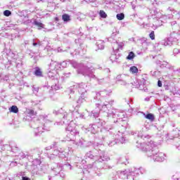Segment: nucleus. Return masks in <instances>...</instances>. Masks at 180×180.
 I'll use <instances>...</instances> for the list:
<instances>
[{"label": "nucleus", "instance_id": "obj_1", "mask_svg": "<svg viewBox=\"0 0 180 180\" xmlns=\"http://www.w3.org/2000/svg\"><path fill=\"white\" fill-rule=\"evenodd\" d=\"M98 155H94L92 152H88L86 153V158H90V160H96V161L92 165H89V174H91L92 171H95V169H107V168H112L111 167H108L105 164L106 161H109L110 158L105 156V151L98 150Z\"/></svg>", "mask_w": 180, "mask_h": 180}, {"label": "nucleus", "instance_id": "obj_2", "mask_svg": "<svg viewBox=\"0 0 180 180\" xmlns=\"http://www.w3.org/2000/svg\"><path fill=\"white\" fill-rule=\"evenodd\" d=\"M69 64L73 67V68H77V74H81L84 77H88L89 78H96L91 68H88L83 64H78L75 60H68Z\"/></svg>", "mask_w": 180, "mask_h": 180}, {"label": "nucleus", "instance_id": "obj_3", "mask_svg": "<svg viewBox=\"0 0 180 180\" xmlns=\"http://www.w3.org/2000/svg\"><path fill=\"white\" fill-rule=\"evenodd\" d=\"M137 147L146 153V155L150 158H154V156L160 153V150L154 141H151L148 144L141 143L140 146H137Z\"/></svg>", "mask_w": 180, "mask_h": 180}, {"label": "nucleus", "instance_id": "obj_4", "mask_svg": "<svg viewBox=\"0 0 180 180\" xmlns=\"http://www.w3.org/2000/svg\"><path fill=\"white\" fill-rule=\"evenodd\" d=\"M48 116L46 115H41L39 117V120H42L43 125L42 127H38L34 129V136H40L41 133L44 131H49L50 130V123H51V120L48 119Z\"/></svg>", "mask_w": 180, "mask_h": 180}, {"label": "nucleus", "instance_id": "obj_5", "mask_svg": "<svg viewBox=\"0 0 180 180\" xmlns=\"http://www.w3.org/2000/svg\"><path fill=\"white\" fill-rule=\"evenodd\" d=\"M110 94H112V91L110 90H109V91L103 90V91H100L99 93H97V96L101 97V102L102 110H103L104 112L106 111V109H108V105L112 106L113 105V103H115V101H113V100L105 101L104 98H106V96H109V95H110Z\"/></svg>", "mask_w": 180, "mask_h": 180}, {"label": "nucleus", "instance_id": "obj_6", "mask_svg": "<svg viewBox=\"0 0 180 180\" xmlns=\"http://www.w3.org/2000/svg\"><path fill=\"white\" fill-rule=\"evenodd\" d=\"M70 94H74L75 91H77L80 95H84L88 91V85L84 82L76 83L70 88Z\"/></svg>", "mask_w": 180, "mask_h": 180}, {"label": "nucleus", "instance_id": "obj_7", "mask_svg": "<svg viewBox=\"0 0 180 180\" xmlns=\"http://www.w3.org/2000/svg\"><path fill=\"white\" fill-rule=\"evenodd\" d=\"M66 131L70 137V141H74V137L79 134V131L77 129V125L74 121H71L66 127Z\"/></svg>", "mask_w": 180, "mask_h": 180}, {"label": "nucleus", "instance_id": "obj_8", "mask_svg": "<svg viewBox=\"0 0 180 180\" xmlns=\"http://www.w3.org/2000/svg\"><path fill=\"white\" fill-rule=\"evenodd\" d=\"M176 33H175V31H173L172 33H170L169 37L163 39L160 41V44L162 46H174L175 43L178 42V38H176Z\"/></svg>", "mask_w": 180, "mask_h": 180}, {"label": "nucleus", "instance_id": "obj_9", "mask_svg": "<svg viewBox=\"0 0 180 180\" xmlns=\"http://www.w3.org/2000/svg\"><path fill=\"white\" fill-rule=\"evenodd\" d=\"M63 168L72 169V166H71L70 163L65 164L63 166H62L60 163H52L51 165V169L53 171L54 175H58V172H60Z\"/></svg>", "mask_w": 180, "mask_h": 180}, {"label": "nucleus", "instance_id": "obj_10", "mask_svg": "<svg viewBox=\"0 0 180 180\" xmlns=\"http://www.w3.org/2000/svg\"><path fill=\"white\" fill-rule=\"evenodd\" d=\"M108 117H111L112 119H115V117H117L119 120H123L124 117H126V114L124 112H120L117 111V110L112 109L108 110Z\"/></svg>", "mask_w": 180, "mask_h": 180}, {"label": "nucleus", "instance_id": "obj_11", "mask_svg": "<svg viewBox=\"0 0 180 180\" xmlns=\"http://www.w3.org/2000/svg\"><path fill=\"white\" fill-rule=\"evenodd\" d=\"M52 155L56 157L57 159L64 158L65 157V155H64V148H58L57 146H54Z\"/></svg>", "mask_w": 180, "mask_h": 180}, {"label": "nucleus", "instance_id": "obj_12", "mask_svg": "<svg viewBox=\"0 0 180 180\" xmlns=\"http://www.w3.org/2000/svg\"><path fill=\"white\" fill-rule=\"evenodd\" d=\"M114 127L112 125V124L107 123L106 125L104 127V128L101 130L103 135V136H110V137H112V134H113V130Z\"/></svg>", "mask_w": 180, "mask_h": 180}, {"label": "nucleus", "instance_id": "obj_13", "mask_svg": "<svg viewBox=\"0 0 180 180\" xmlns=\"http://www.w3.org/2000/svg\"><path fill=\"white\" fill-rule=\"evenodd\" d=\"M148 12L150 14L147 15L148 19H151V18L158 19V18L161 17V13L157 8L148 9Z\"/></svg>", "mask_w": 180, "mask_h": 180}, {"label": "nucleus", "instance_id": "obj_14", "mask_svg": "<svg viewBox=\"0 0 180 180\" xmlns=\"http://www.w3.org/2000/svg\"><path fill=\"white\" fill-rule=\"evenodd\" d=\"M116 84L118 85H127V82L126 81V75H117L116 77Z\"/></svg>", "mask_w": 180, "mask_h": 180}, {"label": "nucleus", "instance_id": "obj_15", "mask_svg": "<svg viewBox=\"0 0 180 180\" xmlns=\"http://www.w3.org/2000/svg\"><path fill=\"white\" fill-rule=\"evenodd\" d=\"M136 88H139L140 91H143V92H148V89H147L146 86V79H142L140 82H138Z\"/></svg>", "mask_w": 180, "mask_h": 180}, {"label": "nucleus", "instance_id": "obj_16", "mask_svg": "<svg viewBox=\"0 0 180 180\" xmlns=\"http://www.w3.org/2000/svg\"><path fill=\"white\" fill-rule=\"evenodd\" d=\"M153 161H157L158 162H162V161L165 160V154L159 152L153 157Z\"/></svg>", "mask_w": 180, "mask_h": 180}, {"label": "nucleus", "instance_id": "obj_17", "mask_svg": "<svg viewBox=\"0 0 180 180\" xmlns=\"http://www.w3.org/2000/svg\"><path fill=\"white\" fill-rule=\"evenodd\" d=\"M131 136H134L135 139H147L146 136L143 135V131H132L131 132Z\"/></svg>", "mask_w": 180, "mask_h": 180}, {"label": "nucleus", "instance_id": "obj_18", "mask_svg": "<svg viewBox=\"0 0 180 180\" xmlns=\"http://www.w3.org/2000/svg\"><path fill=\"white\" fill-rule=\"evenodd\" d=\"M103 140H104V141H105L108 144V146H109V147H113V146H115V144H117V140H113V141H110L109 140V139H110V137L109 136H103L102 137Z\"/></svg>", "mask_w": 180, "mask_h": 180}, {"label": "nucleus", "instance_id": "obj_19", "mask_svg": "<svg viewBox=\"0 0 180 180\" xmlns=\"http://www.w3.org/2000/svg\"><path fill=\"white\" fill-rule=\"evenodd\" d=\"M129 172V170L125 169L124 171H118L117 174L121 179H127L129 175H130Z\"/></svg>", "mask_w": 180, "mask_h": 180}, {"label": "nucleus", "instance_id": "obj_20", "mask_svg": "<svg viewBox=\"0 0 180 180\" xmlns=\"http://www.w3.org/2000/svg\"><path fill=\"white\" fill-rule=\"evenodd\" d=\"M13 148H14V151H11L13 154H15V155L18 157H22V158H25V157H26V155H25L23 153H19V151L20 150H19V148H18V146H13Z\"/></svg>", "mask_w": 180, "mask_h": 180}, {"label": "nucleus", "instance_id": "obj_21", "mask_svg": "<svg viewBox=\"0 0 180 180\" xmlns=\"http://www.w3.org/2000/svg\"><path fill=\"white\" fill-rule=\"evenodd\" d=\"M68 64H70V63L67 60L63 61L61 63L55 62V70H58V68H60V67H63V68H67V65H68Z\"/></svg>", "mask_w": 180, "mask_h": 180}, {"label": "nucleus", "instance_id": "obj_22", "mask_svg": "<svg viewBox=\"0 0 180 180\" xmlns=\"http://www.w3.org/2000/svg\"><path fill=\"white\" fill-rule=\"evenodd\" d=\"M19 16L25 19V20H22V23H24V25H29V23H32V20H29V17L27 16V14L25 15H23V13H20Z\"/></svg>", "mask_w": 180, "mask_h": 180}, {"label": "nucleus", "instance_id": "obj_23", "mask_svg": "<svg viewBox=\"0 0 180 180\" xmlns=\"http://www.w3.org/2000/svg\"><path fill=\"white\" fill-rule=\"evenodd\" d=\"M88 131H91L93 134H95L98 130V126L96 124H89V127L87 128Z\"/></svg>", "mask_w": 180, "mask_h": 180}, {"label": "nucleus", "instance_id": "obj_24", "mask_svg": "<svg viewBox=\"0 0 180 180\" xmlns=\"http://www.w3.org/2000/svg\"><path fill=\"white\" fill-rule=\"evenodd\" d=\"M156 19L157 20L155 22V24H153V29H157V27H160V26H162V18L159 17Z\"/></svg>", "mask_w": 180, "mask_h": 180}, {"label": "nucleus", "instance_id": "obj_25", "mask_svg": "<svg viewBox=\"0 0 180 180\" xmlns=\"http://www.w3.org/2000/svg\"><path fill=\"white\" fill-rule=\"evenodd\" d=\"M53 84L51 86V89L57 91L60 89V85H58V79H53L52 80Z\"/></svg>", "mask_w": 180, "mask_h": 180}, {"label": "nucleus", "instance_id": "obj_26", "mask_svg": "<svg viewBox=\"0 0 180 180\" xmlns=\"http://www.w3.org/2000/svg\"><path fill=\"white\" fill-rule=\"evenodd\" d=\"M96 107L95 110L91 111V114L93 115L94 117H98L99 113L101 112V108H98L99 103L96 104Z\"/></svg>", "mask_w": 180, "mask_h": 180}, {"label": "nucleus", "instance_id": "obj_27", "mask_svg": "<svg viewBox=\"0 0 180 180\" xmlns=\"http://www.w3.org/2000/svg\"><path fill=\"white\" fill-rule=\"evenodd\" d=\"M73 117L78 119L79 117V112H78V108L75 107L74 109H70Z\"/></svg>", "mask_w": 180, "mask_h": 180}, {"label": "nucleus", "instance_id": "obj_28", "mask_svg": "<svg viewBox=\"0 0 180 180\" xmlns=\"http://www.w3.org/2000/svg\"><path fill=\"white\" fill-rule=\"evenodd\" d=\"M1 150H3V151H9V153H12V151H15V148H13V146H11V145L8 144H6L4 145Z\"/></svg>", "mask_w": 180, "mask_h": 180}, {"label": "nucleus", "instance_id": "obj_29", "mask_svg": "<svg viewBox=\"0 0 180 180\" xmlns=\"http://www.w3.org/2000/svg\"><path fill=\"white\" fill-rule=\"evenodd\" d=\"M96 45L98 47V50H103L105 49V41L98 40L97 41Z\"/></svg>", "mask_w": 180, "mask_h": 180}, {"label": "nucleus", "instance_id": "obj_30", "mask_svg": "<svg viewBox=\"0 0 180 180\" xmlns=\"http://www.w3.org/2000/svg\"><path fill=\"white\" fill-rule=\"evenodd\" d=\"M117 34H119V31H117V30H114L111 37L108 38V41H110V43H112V44H113V42L115 41V40H116L115 39V36H116Z\"/></svg>", "mask_w": 180, "mask_h": 180}, {"label": "nucleus", "instance_id": "obj_31", "mask_svg": "<svg viewBox=\"0 0 180 180\" xmlns=\"http://www.w3.org/2000/svg\"><path fill=\"white\" fill-rule=\"evenodd\" d=\"M153 58H156V64L161 65L162 60H164V56L162 55H156L153 57Z\"/></svg>", "mask_w": 180, "mask_h": 180}, {"label": "nucleus", "instance_id": "obj_32", "mask_svg": "<svg viewBox=\"0 0 180 180\" xmlns=\"http://www.w3.org/2000/svg\"><path fill=\"white\" fill-rule=\"evenodd\" d=\"M32 25H34V26H37V27L39 30L41 29H44V25L40 22L37 21V20H33Z\"/></svg>", "mask_w": 180, "mask_h": 180}, {"label": "nucleus", "instance_id": "obj_33", "mask_svg": "<svg viewBox=\"0 0 180 180\" xmlns=\"http://www.w3.org/2000/svg\"><path fill=\"white\" fill-rule=\"evenodd\" d=\"M34 75L36 77H43V72H41V70H40V68L36 67L34 68Z\"/></svg>", "mask_w": 180, "mask_h": 180}, {"label": "nucleus", "instance_id": "obj_34", "mask_svg": "<svg viewBox=\"0 0 180 180\" xmlns=\"http://www.w3.org/2000/svg\"><path fill=\"white\" fill-rule=\"evenodd\" d=\"M141 113L143 114V116H145L146 119H148V120H150L151 122H154V120L155 119L154 117V115L152 113H148L146 115V113L141 112Z\"/></svg>", "mask_w": 180, "mask_h": 180}, {"label": "nucleus", "instance_id": "obj_35", "mask_svg": "<svg viewBox=\"0 0 180 180\" xmlns=\"http://www.w3.org/2000/svg\"><path fill=\"white\" fill-rule=\"evenodd\" d=\"M84 102H85V98L82 96H81L78 100L77 101V106L76 108H79V106H81V104L84 103Z\"/></svg>", "mask_w": 180, "mask_h": 180}, {"label": "nucleus", "instance_id": "obj_36", "mask_svg": "<svg viewBox=\"0 0 180 180\" xmlns=\"http://www.w3.org/2000/svg\"><path fill=\"white\" fill-rule=\"evenodd\" d=\"M112 46V50L114 51H119V42L117 40H114Z\"/></svg>", "mask_w": 180, "mask_h": 180}, {"label": "nucleus", "instance_id": "obj_37", "mask_svg": "<svg viewBox=\"0 0 180 180\" xmlns=\"http://www.w3.org/2000/svg\"><path fill=\"white\" fill-rule=\"evenodd\" d=\"M55 75H56V69L52 70V71H51V70H49V71L48 72V77H49V78H52V81H53V79H56L54 78Z\"/></svg>", "mask_w": 180, "mask_h": 180}, {"label": "nucleus", "instance_id": "obj_38", "mask_svg": "<svg viewBox=\"0 0 180 180\" xmlns=\"http://www.w3.org/2000/svg\"><path fill=\"white\" fill-rule=\"evenodd\" d=\"M75 162H77V164H85V162H86V161L83 160L82 158H79V157H76L75 159Z\"/></svg>", "mask_w": 180, "mask_h": 180}, {"label": "nucleus", "instance_id": "obj_39", "mask_svg": "<svg viewBox=\"0 0 180 180\" xmlns=\"http://www.w3.org/2000/svg\"><path fill=\"white\" fill-rule=\"evenodd\" d=\"M136 171L137 172L138 175H143V174H146V169L143 167H140V168H136Z\"/></svg>", "mask_w": 180, "mask_h": 180}, {"label": "nucleus", "instance_id": "obj_40", "mask_svg": "<svg viewBox=\"0 0 180 180\" xmlns=\"http://www.w3.org/2000/svg\"><path fill=\"white\" fill-rule=\"evenodd\" d=\"M10 112H11L12 113H18L19 112V108H18V106L16 105H12L10 109H9Z\"/></svg>", "mask_w": 180, "mask_h": 180}, {"label": "nucleus", "instance_id": "obj_41", "mask_svg": "<svg viewBox=\"0 0 180 180\" xmlns=\"http://www.w3.org/2000/svg\"><path fill=\"white\" fill-rule=\"evenodd\" d=\"M129 175H131V176H137V171L136 170V168H132L130 170H129Z\"/></svg>", "mask_w": 180, "mask_h": 180}, {"label": "nucleus", "instance_id": "obj_42", "mask_svg": "<svg viewBox=\"0 0 180 180\" xmlns=\"http://www.w3.org/2000/svg\"><path fill=\"white\" fill-rule=\"evenodd\" d=\"M129 175H131V176H137V171L136 170V168H132L130 170H129Z\"/></svg>", "mask_w": 180, "mask_h": 180}, {"label": "nucleus", "instance_id": "obj_43", "mask_svg": "<svg viewBox=\"0 0 180 180\" xmlns=\"http://www.w3.org/2000/svg\"><path fill=\"white\" fill-rule=\"evenodd\" d=\"M62 19H63V22H65V23H67L68 22H70V20H71V19L70 18V15H68V14H63L62 15Z\"/></svg>", "mask_w": 180, "mask_h": 180}, {"label": "nucleus", "instance_id": "obj_44", "mask_svg": "<svg viewBox=\"0 0 180 180\" xmlns=\"http://www.w3.org/2000/svg\"><path fill=\"white\" fill-rule=\"evenodd\" d=\"M150 74L153 77H155V78H157L158 77H161V72L156 70V71H151Z\"/></svg>", "mask_w": 180, "mask_h": 180}, {"label": "nucleus", "instance_id": "obj_45", "mask_svg": "<svg viewBox=\"0 0 180 180\" xmlns=\"http://www.w3.org/2000/svg\"><path fill=\"white\" fill-rule=\"evenodd\" d=\"M76 44H77V43H80L79 44V47L80 49H82V50H85V47H86V46L84 45V43L81 42V39H75V40Z\"/></svg>", "mask_w": 180, "mask_h": 180}, {"label": "nucleus", "instance_id": "obj_46", "mask_svg": "<svg viewBox=\"0 0 180 180\" xmlns=\"http://www.w3.org/2000/svg\"><path fill=\"white\" fill-rule=\"evenodd\" d=\"M129 71L132 74H137L139 72V69L136 66H132L130 68Z\"/></svg>", "mask_w": 180, "mask_h": 180}, {"label": "nucleus", "instance_id": "obj_47", "mask_svg": "<svg viewBox=\"0 0 180 180\" xmlns=\"http://www.w3.org/2000/svg\"><path fill=\"white\" fill-rule=\"evenodd\" d=\"M100 18H102L103 19H106L108 18V15L103 10H101L99 11Z\"/></svg>", "mask_w": 180, "mask_h": 180}, {"label": "nucleus", "instance_id": "obj_48", "mask_svg": "<svg viewBox=\"0 0 180 180\" xmlns=\"http://www.w3.org/2000/svg\"><path fill=\"white\" fill-rule=\"evenodd\" d=\"M118 58H117V54H112L110 57V61H112V63H115V61H117Z\"/></svg>", "mask_w": 180, "mask_h": 180}, {"label": "nucleus", "instance_id": "obj_49", "mask_svg": "<svg viewBox=\"0 0 180 180\" xmlns=\"http://www.w3.org/2000/svg\"><path fill=\"white\" fill-rule=\"evenodd\" d=\"M116 18L118 20H123L124 19V13H120L117 14Z\"/></svg>", "mask_w": 180, "mask_h": 180}, {"label": "nucleus", "instance_id": "obj_50", "mask_svg": "<svg viewBox=\"0 0 180 180\" xmlns=\"http://www.w3.org/2000/svg\"><path fill=\"white\" fill-rule=\"evenodd\" d=\"M97 81L98 82V84H102V82L103 81H105V82H110V79H109V77H106V78H103V79H97Z\"/></svg>", "mask_w": 180, "mask_h": 180}, {"label": "nucleus", "instance_id": "obj_51", "mask_svg": "<svg viewBox=\"0 0 180 180\" xmlns=\"http://www.w3.org/2000/svg\"><path fill=\"white\" fill-rule=\"evenodd\" d=\"M41 44L40 41H36V39H33L32 46L34 47H40Z\"/></svg>", "mask_w": 180, "mask_h": 180}, {"label": "nucleus", "instance_id": "obj_52", "mask_svg": "<svg viewBox=\"0 0 180 180\" xmlns=\"http://www.w3.org/2000/svg\"><path fill=\"white\" fill-rule=\"evenodd\" d=\"M170 25H171L172 27H174V30H176V27H178L176 21H175V20L171 21Z\"/></svg>", "mask_w": 180, "mask_h": 180}, {"label": "nucleus", "instance_id": "obj_53", "mask_svg": "<svg viewBox=\"0 0 180 180\" xmlns=\"http://www.w3.org/2000/svg\"><path fill=\"white\" fill-rule=\"evenodd\" d=\"M135 55L133 53V51L129 52L128 56L127 57V60H133V58H134Z\"/></svg>", "mask_w": 180, "mask_h": 180}, {"label": "nucleus", "instance_id": "obj_54", "mask_svg": "<svg viewBox=\"0 0 180 180\" xmlns=\"http://www.w3.org/2000/svg\"><path fill=\"white\" fill-rule=\"evenodd\" d=\"M57 146V142H53L52 145L48 146L46 148V150L49 151V150H51L52 148H54Z\"/></svg>", "mask_w": 180, "mask_h": 180}, {"label": "nucleus", "instance_id": "obj_55", "mask_svg": "<svg viewBox=\"0 0 180 180\" xmlns=\"http://www.w3.org/2000/svg\"><path fill=\"white\" fill-rule=\"evenodd\" d=\"M141 44H145V43H147V38L143 37L139 39Z\"/></svg>", "mask_w": 180, "mask_h": 180}, {"label": "nucleus", "instance_id": "obj_56", "mask_svg": "<svg viewBox=\"0 0 180 180\" xmlns=\"http://www.w3.org/2000/svg\"><path fill=\"white\" fill-rule=\"evenodd\" d=\"M149 37H150V39H151V40H155V34H154V31H152L149 34Z\"/></svg>", "mask_w": 180, "mask_h": 180}, {"label": "nucleus", "instance_id": "obj_57", "mask_svg": "<svg viewBox=\"0 0 180 180\" xmlns=\"http://www.w3.org/2000/svg\"><path fill=\"white\" fill-rule=\"evenodd\" d=\"M77 146H78V147H83L84 146V140L83 139H80L78 142L76 143Z\"/></svg>", "mask_w": 180, "mask_h": 180}, {"label": "nucleus", "instance_id": "obj_58", "mask_svg": "<svg viewBox=\"0 0 180 180\" xmlns=\"http://www.w3.org/2000/svg\"><path fill=\"white\" fill-rule=\"evenodd\" d=\"M4 16H11V15H12V12L9 10H6L4 11Z\"/></svg>", "mask_w": 180, "mask_h": 180}, {"label": "nucleus", "instance_id": "obj_59", "mask_svg": "<svg viewBox=\"0 0 180 180\" xmlns=\"http://www.w3.org/2000/svg\"><path fill=\"white\" fill-rule=\"evenodd\" d=\"M68 116H69V115H68L67 112H65V113L63 114V123H64V124L67 123V122H65V119L68 120Z\"/></svg>", "mask_w": 180, "mask_h": 180}, {"label": "nucleus", "instance_id": "obj_60", "mask_svg": "<svg viewBox=\"0 0 180 180\" xmlns=\"http://www.w3.org/2000/svg\"><path fill=\"white\" fill-rule=\"evenodd\" d=\"M58 174H59L61 178H65V173H64L63 169H61Z\"/></svg>", "mask_w": 180, "mask_h": 180}, {"label": "nucleus", "instance_id": "obj_61", "mask_svg": "<svg viewBox=\"0 0 180 180\" xmlns=\"http://www.w3.org/2000/svg\"><path fill=\"white\" fill-rule=\"evenodd\" d=\"M99 122H98V126H105V124H106V122H105V121L99 119Z\"/></svg>", "mask_w": 180, "mask_h": 180}, {"label": "nucleus", "instance_id": "obj_62", "mask_svg": "<svg viewBox=\"0 0 180 180\" xmlns=\"http://www.w3.org/2000/svg\"><path fill=\"white\" fill-rule=\"evenodd\" d=\"M18 165V162H11L9 165L10 168H13V167H16Z\"/></svg>", "mask_w": 180, "mask_h": 180}, {"label": "nucleus", "instance_id": "obj_63", "mask_svg": "<svg viewBox=\"0 0 180 180\" xmlns=\"http://www.w3.org/2000/svg\"><path fill=\"white\" fill-rule=\"evenodd\" d=\"M179 53H180V51H179V49H174L173 50V54H174V56H176V54H179Z\"/></svg>", "mask_w": 180, "mask_h": 180}, {"label": "nucleus", "instance_id": "obj_64", "mask_svg": "<svg viewBox=\"0 0 180 180\" xmlns=\"http://www.w3.org/2000/svg\"><path fill=\"white\" fill-rule=\"evenodd\" d=\"M34 164L37 167V165H40V164H41V162H40V160L37 159L34 161Z\"/></svg>", "mask_w": 180, "mask_h": 180}]
</instances>
